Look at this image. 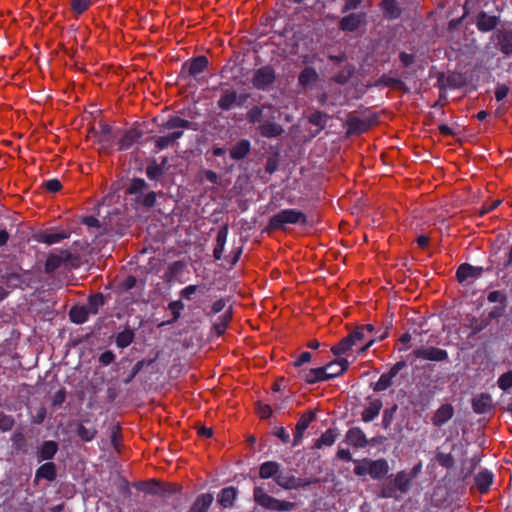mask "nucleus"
<instances>
[{"label": "nucleus", "mask_w": 512, "mask_h": 512, "mask_svg": "<svg viewBox=\"0 0 512 512\" xmlns=\"http://www.w3.org/2000/svg\"><path fill=\"white\" fill-rule=\"evenodd\" d=\"M139 489L146 494L159 496L172 495L179 491V487L177 485L170 483L162 484L156 479L148 480L147 482L143 483L142 487Z\"/></svg>", "instance_id": "f8f14e48"}, {"label": "nucleus", "mask_w": 512, "mask_h": 512, "mask_svg": "<svg viewBox=\"0 0 512 512\" xmlns=\"http://www.w3.org/2000/svg\"><path fill=\"white\" fill-rule=\"evenodd\" d=\"M497 385L503 391H508L512 388V369L499 376Z\"/></svg>", "instance_id": "69168bd1"}, {"label": "nucleus", "mask_w": 512, "mask_h": 512, "mask_svg": "<svg viewBox=\"0 0 512 512\" xmlns=\"http://www.w3.org/2000/svg\"><path fill=\"white\" fill-rule=\"evenodd\" d=\"M337 439V433L334 429H327L321 436L318 438L313 448L321 449L323 446H332Z\"/></svg>", "instance_id": "a19ab883"}, {"label": "nucleus", "mask_w": 512, "mask_h": 512, "mask_svg": "<svg viewBox=\"0 0 512 512\" xmlns=\"http://www.w3.org/2000/svg\"><path fill=\"white\" fill-rule=\"evenodd\" d=\"M147 182L142 178H133L131 179L126 192L130 195H135L136 197L141 196L144 190L147 188Z\"/></svg>", "instance_id": "de8ad7c7"}, {"label": "nucleus", "mask_w": 512, "mask_h": 512, "mask_svg": "<svg viewBox=\"0 0 512 512\" xmlns=\"http://www.w3.org/2000/svg\"><path fill=\"white\" fill-rule=\"evenodd\" d=\"M484 268L481 266H473L469 263H462L456 270V279L459 283L467 282L469 279L481 278Z\"/></svg>", "instance_id": "dca6fc26"}, {"label": "nucleus", "mask_w": 512, "mask_h": 512, "mask_svg": "<svg viewBox=\"0 0 512 512\" xmlns=\"http://www.w3.org/2000/svg\"><path fill=\"white\" fill-rule=\"evenodd\" d=\"M280 464L276 461L263 462L259 467V477L261 479L274 478L279 474Z\"/></svg>", "instance_id": "c9c22d12"}, {"label": "nucleus", "mask_w": 512, "mask_h": 512, "mask_svg": "<svg viewBox=\"0 0 512 512\" xmlns=\"http://www.w3.org/2000/svg\"><path fill=\"white\" fill-rule=\"evenodd\" d=\"M35 240L39 243L52 245L59 243L64 239L69 238V233L66 231H60L55 233L39 232L34 236Z\"/></svg>", "instance_id": "c756f323"}, {"label": "nucleus", "mask_w": 512, "mask_h": 512, "mask_svg": "<svg viewBox=\"0 0 512 512\" xmlns=\"http://www.w3.org/2000/svg\"><path fill=\"white\" fill-rule=\"evenodd\" d=\"M12 446L17 452H25L26 451V439L22 432H15L12 437Z\"/></svg>", "instance_id": "e2e57ef3"}, {"label": "nucleus", "mask_w": 512, "mask_h": 512, "mask_svg": "<svg viewBox=\"0 0 512 512\" xmlns=\"http://www.w3.org/2000/svg\"><path fill=\"white\" fill-rule=\"evenodd\" d=\"M76 434L82 441L91 442L96 438L97 429L89 419H85L77 425Z\"/></svg>", "instance_id": "a878e982"}, {"label": "nucleus", "mask_w": 512, "mask_h": 512, "mask_svg": "<svg viewBox=\"0 0 512 512\" xmlns=\"http://www.w3.org/2000/svg\"><path fill=\"white\" fill-rule=\"evenodd\" d=\"M366 400L368 401V405L362 411L361 419L365 423H370L379 416L383 403L381 399L371 396H368Z\"/></svg>", "instance_id": "a211bd4d"}, {"label": "nucleus", "mask_w": 512, "mask_h": 512, "mask_svg": "<svg viewBox=\"0 0 512 512\" xmlns=\"http://www.w3.org/2000/svg\"><path fill=\"white\" fill-rule=\"evenodd\" d=\"M454 415V408L451 404H442L434 413L432 417V424L435 427H442L445 425Z\"/></svg>", "instance_id": "5701e85b"}, {"label": "nucleus", "mask_w": 512, "mask_h": 512, "mask_svg": "<svg viewBox=\"0 0 512 512\" xmlns=\"http://www.w3.org/2000/svg\"><path fill=\"white\" fill-rule=\"evenodd\" d=\"M473 411L477 414H484L493 408L492 397L488 393H481L472 400Z\"/></svg>", "instance_id": "cd10ccee"}, {"label": "nucleus", "mask_w": 512, "mask_h": 512, "mask_svg": "<svg viewBox=\"0 0 512 512\" xmlns=\"http://www.w3.org/2000/svg\"><path fill=\"white\" fill-rule=\"evenodd\" d=\"M209 66L208 58L204 55H199L183 63L180 71V77L196 78L199 74L204 72Z\"/></svg>", "instance_id": "0eeeda50"}, {"label": "nucleus", "mask_w": 512, "mask_h": 512, "mask_svg": "<svg viewBox=\"0 0 512 512\" xmlns=\"http://www.w3.org/2000/svg\"><path fill=\"white\" fill-rule=\"evenodd\" d=\"M229 228L227 224L221 226L217 232L216 244L213 250V257L215 260H220L223 257L225 244L227 242Z\"/></svg>", "instance_id": "c85d7f7f"}, {"label": "nucleus", "mask_w": 512, "mask_h": 512, "mask_svg": "<svg viewBox=\"0 0 512 512\" xmlns=\"http://www.w3.org/2000/svg\"><path fill=\"white\" fill-rule=\"evenodd\" d=\"M184 303L181 300L171 301L168 304V309L172 313V319L160 324V326L171 325L175 323L181 316V311L184 309Z\"/></svg>", "instance_id": "3c124183"}, {"label": "nucleus", "mask_w": 512, "mask_h": 512, "mask_svg": "<svg viewBox=\"0 0 512 512\" xmlns=\"http://www.w3.org/2000/svg\"><path fill=\"white\" fill-rule=\"evenodd\" d=\"M346 442L355 448H365L369 441L360 427H352L346 432Z\"/></svg>", "instance_id": "4be33fe9"}, {"label": "nucleus", "mask_w": 512, "mask_h": 512, "mask_svg": "<svg viewBox=\"0 0 512 512\" xmlns=\"http://www.w3.org/2000/svg\"><path fill=\"white\" fill-rule=\"evenodd\" d=\"M392 327V322H388L384 329L383 330H376L375 329V332L373 334V336L366 342V344L361 347L360 349V352H365L367 351L375 342L377 341H382L384 339H386L389 335V330L390 328Z\"/></svg>", "instance_id": "58836bf2"}, {"label": "nucleus", "mask_w": 512, "mask_h": 512, "mask_svg": "<svg viewBox=\"0 0 512 512\" xmlns=\"http://www.w3.org/2000/svg\"><path fill=\"white\" fill-rule=\"evenodd\" d=\"M213 501L214 497L211 493L200 494L195 499L188 512H208Z\"/></svg>", "instance_id": "2f4dec72"}, {"label": "nucleus", "mask_w": 512, "mask_h": 512, "mask_svg": "<svg viewBox=\"0 0 512 512\" xmlns=\"http://www.w3.org/2000/svg\"><path fill=\"white\" fill-rule=\"evenodd\" d=\"M366 464H368L369 475L375 480L381 479L389 471L388 461L384 458L377 460L366 459Z\"/></svg>", "instance_id": "412c9836"}, {"label": "nucleus", "mask_w": 512, "mask_h": 512, "mask_svg": "<svg viewBox=\"0 0 512 512\" xmlns=\"http://www.w3.org/2000/svg\"><path fill=\"white\" fill-rule=\"evenodd\" d=\"M413 356L416 359L428 360L433 362H444L449 360L447 350L433 346L419 347L413 350Z\"/></svg>", "instance_id": "9d476101"}, {"label": "nucleus", "mask_w": 512, "mask_h": 512, "mask_svg": "<svg viewBox=\"0 0 512 512\" xmlns=\"http://www.w3.org/2000/svg\"><path fill=\"white\" fill-rule=\"evenodd\" d=\"M335 365L336 364L334 363H328L322 367L299 369L298 377L307 384H316L328 381L339 377L340 372L334 373L331 371V373L327 374V369L334 368Z\"/></svg>", "instance_id": "423d86ee"}, {"label": "nucleus", "mask_w": 512, "mask_h": 512, "mask_svg": "<svg viewBox=\"0 0 512 512\" xmlns=\"http://www.w3.org/2000/svg\"><path fill=\"white\" fill-rule=\"evenodd\" d=\"M135 332L132 328L126 327L119 332L115 338V344L118 348L124 349L134 342Z\"/></svg>", "instance_id": "e433bc0d"}, {"label": "nucleus", "mask_w": 512, "mask_h": 512, "mask_svg": "<svg viewBox=\"0 0 512 512\" xmlns=\"http://www.w3.org/2000/svg\"><path fill=\"white\" fill-rule=\"evenodd\" d=\"M238 490L234 486L223 488L218 494V503L223 508H230L234 505Z\"/></svg>", "instance_id": "473e14b6"}, {"label": "nucleus", "mask_w": 512, "mask_h": 512, "mask_svg": "<svg viewBox=\"0 0 512 512\" xmlns=\"http://www.w3.org/2000/svg\"><path fill=\"white\" fill-rule=\"evenodd\" d=\"M117 136L118 134H111L107 136L100 135L94 137L96 138V143L100 146L99 150L104 153H110L115 145Z\"/></svg>", "instance_id": "c03bdc74"}, {"label": "nucleus", "mask_w": 512, "mask_h": 512, "mask_svg": "<svg viewBox=\"0 0 512 512\" xmlns=\"http://www.w3.org/2000/svg\"><path fill=\"white\" fill-rule=\"evenodd\" d=\"M184 267L185 263L181 260H177L169 264L164 275L165 280H173L184 269Z\"/></svg>", "instance_id": "6e6d98bb"}, {"label": "nucleus", "mask_w": 512, "mask_h": 512, "mask_svg": "<svg viewBox=\"0 0 512 512\" xmlns=\"http://www.w3.org/2000/svg\"><path fill=\"white\" fill-rule=\"evenodd\" d=\"M397 410H398L397 404H393L391 407L386 408L384 410L383 417H382V426L384 429H388L391 426Z\"/></svg>", "instance_id": "052dcab7"}, {"label": "nucleus", "mask_w": 512, "mask_h": 512, "mask_svg": "<svg viewBox=\"0 0 512 512\" xmlns=\"http://www.w3.org/2000/svg\"><path fill=\"white\" fill-rule=\"evenodd\" d=\"M250 152L251 142L248 139H240L229 149V155L235 161L245 159Z\"/></svg>", "instance_id": "393cba45"}, {"label": "nucleus", "mask_w": 512, "mask_h": 512, "mask_svg": "<svg viewBox=\"0 0 512 512\" xmlns=\"http://www.w3.org/2000/svg\"><path fill=\"white\" fill-rule=\"evenodd\" d=\"M69 318L72 323L83 324L88 321L89 310L85 306H73L69 311Z\"/></svg>", "instance_id": "4c0bfd02"}, {"label": "nucleus", "mask_w": 512, "mask_h": 512, "mask_svg": "<svg viewBox=\"0 0 512 512\" xmlns=\"http://www.w3.org/2000/svg\"><path fill=\"white\" fill-rule=\"evenodd\" d=\"M318 79V74L315 68L307 66L305 67L298 76V82L301 86H308Z\"/></svg>", "instance_id": "a18cd8bd"}, {"label": "nucleus", "mask_w": 512, "mask_h": 512, "mask_svg": "<svg viewBox=\"0 0 512 512\" xmlns=\"http://www.w3.org/2000/svg\"><path fill=\"white\" fill-rule=\"evenodd\" d=\"M380 6L386 19H397L401 15V9L396 0H382Z\"/></svg>", "instance_id": "f704fd0d"}, {"label": "nucleus", "mask_w": 512, "mask_h": 512, "mask_svg": "<svg viewBox=\"0 0 512 512\" xmlns=\"http://www.w3.org/2000/svg\"><path fill=\"white\" fill-rule=\"evenodd\" d=\"M316 418V413L312 410H309L308 412L301 415L299 418L295 429L300 430L302 432H305V430L309 427L311 422H313Z\"/></svg>", "instance_id": "13d9d810"}, {"label": "nucleus", "mask_w": 512, "mask_h": 512, "mask_svg": "<svg viewBox=\"0 0 512 512\" xmlns=\"http://www.w3.org/2000/svg\"><path fill=\"white\" fill-rule=\"evenodd\" d=\"M329 363H334L336 365L334 366V368L327 369V374L331 373V371L334 373L340 372L339 376H341L349 368V362L346 358H339V359L330 361Z\"/></svg>", "instance_id": "0e129e2a"}, {"label": "nucleus", "mask_w": 512, "mask_h": 512, "mask_svg": "<svg viewBox=\"0 0 512 512\" xmlns=\"http://www.w3.org/2000/svg\"><path fill=\"white\" fill-rule=\"evenodd\" d=\"M157 194L154 191H150L146 194L136 197V202L146 208H151L156 204Z\"/></svg>", "instance_id": "680f3d73"}, {"label": "nucleus", "mask_w": 512, "mask_h": 512, "mask_svg": "<svg viewBox=\"0 0 512 512\" xmlns=\"http://www.w3.org/2000/svg\"><path fill=\"white\" fill-rule=\"evenodd\" d=\"M489 325V319H477L476 317H472L469 320V328L471 329V332L469 334V337H473L477 335L478 333L482 332L484 329H486Z\"/></svg>", "instance_id": "864d4df0"}, {"label": "nucleus", "mask_w": 512, "mask_h": 512, "mask_svg": "<svg viewBox=\"0 0 512 512\" xmlns=\"http://www.w3.org/2000/svg\"><path fill=\"white\" fill-rule=\"evenodd\" d=\"M2 280L11 289L22 288L23 285H28L23 276L16 272H6L2 276Z\"/></svg>", "instance_id": "ea45409f"}, {"label": "nucleus", "mask_w": 512, "mask_h": 512, "mask_svg": "<svg viewBox=\"0 0 512 512\" xmlns=\"http://www.w3.org/2000/svg\"><path fill=\"white\" fill-rule=\"evenodd\" d=\"M165 171L158 166V162L153 159L146 167V175L150 180H158L164 175Z\"/></svg>", "instance_id": "4d7b16f0"}, {"label": "nucleus", "mask_w": 512, "mask_h": 512, "mask_svg": "<svg viewBox=\"0 0 512 512\" xmlns=\"http://www.w3.org/2000/svg\"><path fill=\"white\" fill-rule=\"evenodd\" d=\"M374 86H385L394 89L409 92V88L400 78H393L387 75H382L378 80L375 81Z\"/></svg>", "instance_id": "72a5a7b5"}, {"label": "nucleus", "mask_w": 512, "mask_h": 512, "mask_svg": "<svg viewBox=\"0 0 512 512\" xmlns=\"http://www.w3.org/2000/svg\"><path fill=\"white\" fill-rule=\"evenodd\" d=\"M328 119L329 115L319 110L314 111L308 117L309 123L318 127L316 134L321 132L326 127Z\"/></svg>", "instance_id": "79ce46f5"}, {"label": "nucleus", "mask_w": 512, "mask_h": 512, "mask_svg": "<svg viewBox=\"0 0 512 512\" xmlns=\"http://www.w3.org/2000/svg\"><path fill=\"white\" fill-rule=\"evenodd\" d=\"M91 4L92 0H72L71 9L75 14L81 15L89 8Z\"/></svg>", "instance_id": "338daca9"}, {"label": "nucleus", "mask_w": 512, "mask_h": 512, "mask_svg": "<svg viewBox=\"0 0 512 512\" xmlns=\"http://www.w3.org/2000/svg\"><path fill=\"white\" fill-rule=\"evenodd\" d=\"M307 224L308 218L305 213L294 208H286L269 218L266 231H286L288 225L306 226Z\"/></svg>", "instance_id": "7ed1b4c3"}, {"label": "nucleus", "mask_w": 512, "mask_h": 512, "mask_svg": "<svg viewBox=\"0 0 512 512\" xmlns=\"http://www.w3.org/2000/svg\"><path fill=\"white\" fill-rule=\"evenodd\" d=\"M435 458L438 464L445 469H451L455 464L454 457L450 453L437 451Z\"/></svg>", "instance_id": "bf43d9fd"}, {"label": "nucleus", "mask_w": 512, "mask_h": 512, "mask_svg": "<svg viewBox=\"0 0 512 512\" xmlns=\"http://www.w3.org/2000/svg\"><path fill=\"white\" fill-rule=\"evenodd\" d=\"M265 110L275 111V108L269 103L252 106L246 114L248 123L256 125V132L263 138L273 139L282 136L283 126L274 115H266Z\"/></svg>", "instance_id": "f257e3e1"}, {"label": "nucleus", "mask_w": 512, "mask_h": 512, "mask_svg": "<svg viewBox=\"0 0 512 512\" xmlns=\"http://www.w3.org/2000/svg\"><path fill=\"white\" fill-rule=\"evenodd\" d=\"M365 19L366 14L363 12L350 13L340 19L338 27L344 32H355L365 23Z\"/></svg>", "instance_id": "2eb2a0df"}, {"label": "nucleus", "mask_w": 512, "mask_h": 512, "mask_svg": "<svg viewBox=\"0 0 512 512\" xmlns=\"http://www.w3.org/2000/svg\"><path fill=\"white\" fill-rule=\"evenodd\" d=\"M354 346L352 337L348 334L344 338L340 340V342L336 345H333L331 347V352L335 356H341L342 354H345L346 352L350 351L352 347Z\"/></svg>", "instance_id": "49530a36"}, {"label": "nucleus", "mask_w": 512, "mask_h": 512, "mask_svg": "<svg viewBox=\"0 0 512 512\" xmlns=\"http://www.w3.org/2000/svg\"><path fill=\"white\" fill-rule=\"evenodd\" d=\"M348 130L351 133L360 134L367 130L368 126L366 121L356 116H351L347 119Z\"/></svg>", "instance_id": "603ef678"}, {"label": "nucleus", "mask_w": 512, "mask_h": 512, "mask_svg": "<svg viewBox=\"0 0 512 512\" xmlns=\"http://www.w3.org/2000/svg\"><path fill=\"white\" fill-rule=\"evenodd\" d=\"M487 300L490 303L507 304V296L504 292L494 290L488 293Z\"/></svg>", "instance_id": "774afa93"}, {"label": "nucleus", "mask_w": 512, "mask_h": 512, "mask_svg": "<svg viewBox=\"0 0 512 512\" xmlns=\"http://www.w3.org/2000/svg\"><path fill=\"white\" fill-rule=\"evenodd\" d=\"M57 477V468L55 463L47 461L46 463L39 466L35 471L34 481L37 483L40 479H45L52 482Z\"/></svg>", "instance_id": "bb28decb"}, {"label": "nucleus", "mask_w": 512, "mask_h": 512, "mask_svg": "<svg viewBox=\"0 0 512 512\" xmlns=\"http://www.w3.org/2000/svg\"><path fill=\"white\" fill-rule=\"evenodd\" d=\"M500 20V13L498 15H491L482 10L475 17V25L479 32L488 33L497 28Z\"/></svg>", "instance_id": "4468645a"}, {"label": "nucleus", "mask_w": 512, "mask_h": 512, "mask_svg": "<svg viewBox=\"0 0 512 512\" xmlns=\"http://www.w3.org/2000/svg\"><path fill=\"white\" fill-rule=\"evenodd\" d=\"M72 255L69 250H62L59 254H50L45 262V272L51 274L55 272L62 264L68 262Z\"/></svg>", "instance_id": "6ab92c4d"}, {"label": "nucleus", "mask_w": 512, "mask_h": 512, "mask_svg": "<svg viewBox=\"0 0 512 512\" xmlns=\"http://www.w3.org/2000/svg\"><path fill=\"white\" fill-rule=\"evenodd\" d=\"M105 304V299L102 293H97L89 296L87 305L85 306L89 310V314L97 315L99 307Z\"/></svg>", "instance_id": "09e8293b"}, {"label": "nucleus", "mask_w": 512, "mask_h": 512, "mask_svg": "<svg viewBox=\"0 0 512 512\" xmlns=\"http://www.w3.org/2000/svg\"><path fill=\"white\" fill-rule=\"evenodd\" d=\"M143 136V131L137 128H130L126 130L119 138L117 145L119 151H125L132 147Z\"/></svg>", "instance_id": "aec40b11"}, {"label": "nucleus", "mask_w": 512, "mask_h": 512, "mask_svg": "<svg viewBox=\"0 0 512 512\" xmlns=\"http://www.w3.org/2000/svg\"><path fill=\"white\" fill-rule=\"evenodd\" d=\"M248 95L238 94L234 89H225L222 91L217 105L223 111H228L233 107H241L247 100Z\"/></svg>", "instance_id": "1a4fd4ad"}, {"label": "nucleus", "mask_w": 512, "mask_h": 512, "mask_svg": "<svg viewBox=\"0 0 512 512\" xmlns=\"http://www.w3.org/2000/svg\"><path fill=\"white\" fill-rule=\"evenodd\" d=\"M493 481L494 475L488 469H483L474 476L475 486L481 494H485L489 491Z\"/></svg>", "instance_id": "b1692460"}, {"label": "nucleus", "mask_w": 512, "mask_h": 512, "mask_svg": "<svg viewBox=\"0 0 512 512\" xmlns=\"http://www.w3.org/2000/svg\"><path fill=\"white\" fill-rule=\"evenodd\" d=\"M232 319V310L231 308L226 311L223 315L219 316L215 323L213 324V330L217 336H221L224 334L228 327V323Z\"/></svg>", "instance_id": "37998d69"}, {"label": "nucleus", "mask_w": 512, "mask_h": 512, "mask_svg": "<svg viewBox=\"0 0 512 512\" xmlns=\"http://www.w3.org/2000/svg\"><path fill=\"white\" fill-rule=\"evenodd\" d=\"M276 80V73L272 66L265 65L254 72L252 78L253 86L262 91H266Z\"/></svg>", "instance_id": "6e6552de"}, {"label": "nucleus", "mask_w": 512, "mask_h": 512, "mask_svg": "<svg viewBox=\"0 0 512 512\" xmlns=\"http://www.w3.org/2000/svg\"><path fill=\"white\" fill-rule=\"evenodd\" d=\"M316 481H317L316 479L312 480L309 478H300V477H295L293 475H285L283 473H279L275 477V482L277 483V485H279L281 488H283L285 490H292V489H297V488H301V487H306Z\"/></svg>", "instance_id": "ddd939ff"}, {"label": "nucleus", "mask_w": 512, "mask_h": 512, "mask_svg": "<svg viewBox=\"0 0 512 512\" xmlns=\"http://www.w3.org/2000/svg\"><path fill=\"white\" fill-rule=\"evenodd\" d=\"M154 362V359H150L148 361L145 360H139L137 361L134 366L132 367L130 373L127 375V377L123 380V383L125 385L132 382V380L136 377V375L145 367L150 366Z\"/></svg>", "instance_id": "5fc2aeb1"}, {"label": "nucleus", "mask_w": 512, "mask_h": 512, "mask_svg": "<svg viewBox=\"0 0 512 512\" xmlns=\"http://www.w3.org/2000/svg\"><path fill=\"white\" fill-rule=\"evenodd\" d=\"M495 37L499 51L507 57L512 56V27L499 29Z\"/></svg>", "instance_id": "f3484780"}, {"label": "nucleus", "mask_w": 512, "mask_h": 512, "mask_svg": "<svg viewBox=\"0 0 512 512\" xmlns=\"http://www.w3.org/2000/svg\"><path fill=\"white\" fill-rule=\"evenodd\" d=\"M411 486L412 480L408 475V471L401 470L396 473L394 479L382 485L378 496L384 499H398L399 495L397 493L406 494L410 491Z\"/></svg>", "instance_id": "20e7f679"}, {"label": "nucleus", "mask_w": 512, "mask_h": 512, "mask_svg": "<svg viewBox=\"0 0 512 512\" xmlns=\"http://www.w3.org/2000/svg\"><path fill=\"white\" fill-rule=\"evenodd\" d=\"M354 72H355L354 66L351 64H348L341 71H339L337 74H335L332 77V81L337 84L344 85V84L348 83L350 78L353 76Z\"/></svg>", "instance_id": "8fccbe9b"}, {"label": "nucleus", "mask_w": 512, "mask_h": 512, "mask_svg": "<svg viewBox=\"0 0 512 512\" xmlns=\"http://www.w3.org/2000/svg\"><path fill=\"white\" fill-rule=\"evenodd\" d=\"M254 502L264 509L271 511H292L296 507V503L279 500L265 492L264 488L255 486L253 489Z\"/></svg>", "instance_id": "39448f33"}, {"label": "nucleus", "mask_w": 512, "mask_h": 512, "mask_svg": "<svg viewBox=\"0 0 512 512\" xmlns=\"http://www.w3.org/2000/svg\"><path fill=\"white\" fill-rule=\"evenodd\" d=\"M58 444L53 440L44 441L38 451V462L50 461L56 455L58 451Z\"/></svg>", "instance_id": "7c9ffc66"}, {"label": "nucleus", "mask_w": 512, "mask_h": 512, "mask_svg": "<svg viewBox=\"0 0 512 512\" xmlns=\"http://www.w3.org/2000/svg\"><path fill=\"white\" fill-rule=\"evenodd\" d=\"M407 364L404 360L396 362L388 372L383 373L378 381L372 385V388L375 392H381L387 390L389 387L393 385V379L398 375V373L406 368Z\"/></svg>", "instance_id": "9b49d317"}, {"label": "nucleus", "mask_w": 512, "mask_h": 512, "mask_svg": "<svg viewBox=\"0 0 512 512\" xmlns=\"http://www.w3.org/2000/svg\"><path fill=\"white\" fill-rule=\"evenodd\" d=\"M161 127L164 130H173V132L165 136H159L155 139L156 152L173 145L183 136V129H193V123L189 120L173 115L170 116L169 119L164 122Z\"/></svg>", "instance_id": "f03ea898"}]
</instances>
